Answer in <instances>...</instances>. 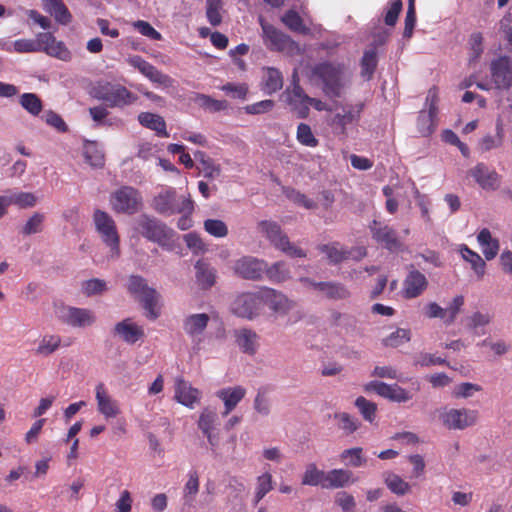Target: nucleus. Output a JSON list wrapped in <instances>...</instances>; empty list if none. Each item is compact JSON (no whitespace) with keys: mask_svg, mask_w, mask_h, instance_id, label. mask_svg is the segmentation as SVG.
<instances>
[{"mask_svg":"<svg viewBox=\"0 0 512 512\" xmlns=\"http://www.w3.org/2000/svg\"><path fill=\"white\" fill-rule=\"evenodd\" d=\"M159 298L160 295L155 289L148 291V293L141 298L143 307L146 310V316L152 320L159 317V310L157 309Z\"/></svg>","mask_w":512,"mask_h":512,"instance_id":"c03bdc74","label":"nucleus"},{"mask_svg":"<svg viewBox=\"0 0 512 512\" xmlns=\"http://www.w3.org/2000/svg\"><path fill=\"white\" fill-rule=\"evenodd\" d=\"M58 319L73 328H88L97 321L94 311L87 308H78L73 306H62L57 311Z\"/></svg>","mask_w":512,"mask_h":512,"instance_id":"1a4fd4ad","label":"nucleus"},{"mask_svg":"<svg viewBox=\"0 0 512 512\" xmlns=\"http://www.w3.org/2000/svg\"><path fill=\"white\" fill-rule=\"evenodd\" d=\"M283 96L291 111L294 112L298 118H306L311 106L316 110H320V100L308 96L302 87H287Z\"/></svg>","mask_w":512,"mask_h":512,"instance_id":"9d476101","label":"nucleus"},{"mask_svg":"<svg viewBox=\"0 0 512 512\" xmlns=\"http://www.w3.org/2000/svg\"><path fill=\"white\" fill-rule=\"evenodd\" d=\"M112 208L118 213L134 214L142 206L140 192L130 186H123L117 189L110 199Z\"/></svg>","mask_w":512,"mask_h":512,"instance_id":"6e6552de","label":"nucleus"},{"mask_svg":"<svg viewBox=\"0 0 512 512\" xmlns=\"http://www.w3.org/2000/svg\"><path fill=\"white\" fill-rule=\"evenodd\" d=\"M267 268L264 260L252 256H244L234 263V272L241 278L248 280H259Z\"/></svg>","mask_w":512,"mask_h":512,"instance_id":"2eb2a0df","label":"nucleus"},{"mask_svg":"<svg viewBox=\"0 0 512 512\" xmlns=\"http://www.w3.org/2000/svg\"><path fill=\"white\" fill-rule=\"evenodd\" d=\"M460 253L463 257V259L471 264L472 269L475 271V273L482 277L485 273V262L480 257V255L471 249H469L467 246L463 245L460 248Z\"/></svg>","mask_w":512,"mask_h":512,"instance_id":"a19ab883","label":"nucleus"},{"mask_svg":"<svg viewBox=\"0 0 512 512\" xmlns=\"http://www.w3.org/2000/svg\"><path fill=\"white\" fill-rule=\"evenodd\" d=\"M262 78V90L265 94L272 95L283 87V75L274 67H264Z\"/></svg>","mask_w":512,"mask_h":512,"instance_id":"c756f323","label":"nucleus"},{"mask_svg":"<svg viewBox=\"0 0 512 512\" xmlns=\"http://www.w3.org/2000/svg\"><path fill=\"white\" fill-rule=\"evenodd\" d=\"M364 390L373 391L379 396L397 403H405L412 399V394L397 384H387L380 381L367 383Z\"/></svg>","mask_w":512,"mask_h":512,"instance_id":"ddd939ff","label":"nucleus"},{"mask_svg":"<svg viewBox=\"0 0 512 512\" xmlns=\"http://www.w3.org/2000/svg\"><path fill=\"white\" fill-rule=\"evenodd\" d=\"M44 9L61 25H67L72 15L62 0H42Z\"/></svg>","mask_w":512,"mask_h":512,"instance_id":"473e14b6","label":"nucleus"},{"mask_svg":"<svg viewBox=\"0 0 512 512\" xmlns=\"http://www.w3.org/2000/svg\"><path fill=\"white\" fill-rule=\"evenodd\" d=\"M95 398L97 401V410L106 419L116 418L121 413L120 405L108 393L104 383L100 382L95 387Z\"/></svg>","mask_w":512,"mask_h":512,"instance_id":"f3484780","label":"nucleus"},{"mask_svg":"<svg viewBox=\"0 0 512 512\" xmlns=\"http://www.w3.org/2000/svg\"><path fill=\"white\" fill-rule=\"evenodd\" d=\"M437 107L430 105L427 111H420L417 118L418 132L424 136H430L436 127Z\"/></svg>","mask_w":512,"mask_h":512,"instance_id":"2f4dec72","label":"nucleus"},{"mask_svg":"<svg viewBox=\"0 0 512 512\" xmlns=\"http://www.w3.org/2000/svg\"><path fill=\"white\" fill-rule=\"evenodd\" d=\"M322 253L325 254L330 263L334 264L340 262L346 257L345 251L342 250L338 243L322 246Z\"/></svg>","mask_w":512,"mask_h":512,"instance_id":"774afa93","label":"nucleus"},{"mask_svg":"<svg viewBox=\"0 0 512 512\" xmlns=\"http://www.w3.org/2000/svg\"><path fill=\"white\" fill-rule=\"evenodd\" d=\"M479 246L487 260L496 257L499 251L498 239L493 237L488 229H482L477 236Z\"/></svg>","mask_w":512,"mask_h":512,"instance_id":"72a5a7b5","label":"nucleus"},{"mask_svg":"<svg viewBox=\"0 0 512 512\" xmlns=\"http://www.w3.org/2000/svg\"><path fill=\"white\" fill-rule=\"evenodd\" d=\"M322 295L330 299H345L349 296V291L339 283H322Z\"/></svg>","mask_w":512,"mask_h":512,"instance_id":"8fccbe9b","label":"nucleus"},{"mask_svg":"<svg viewBox=\"0 0 512 512\" xmlns=\"http://www.w3.org/2000/svg\"><path fill=\"white\" fill-rule=\"evenodd\" d=\"M85 161L92 167H102L105 159L104 154L97 148L94 143H89L84 148Z\"/></svg>","mask_w":512,"mask_h":512,"instance_id":"3c124183","label":"nucleus"},{"mask_svg":"<svg viewBox=\"0 0 512 512\" xmlns=\"http://www.w3.org/2000/svg\"><path fill=\"white\" fill-rule=\"evenodd\" d=\"M408 273L403 280L401 294L405 299H414L421 296L428 287L426 276L415 268V265L407 266Z\"/></svg>","mask_w":512,"mask_h":512,"instance_id":"9b49d317","label":"nucleus"},{"mask_svg":"<svg viewBox=\"0 0 512 512\" xmlns=\"http://www.w3.org/2000/svg\"><path fill=\"white\" fill-rule=\"evenodd\" d=\"M195 160L197 161L196 168L204 178L214 180L221 175L222 168L220 164L216 163L209 155L203 151L194 152Z\"/></svg>","mask_w":512,"mask_h":512,"instance_id":"bb28decb","label":"nucleus"},{"mask_svg":"<svg viewBox=\"0 0 512 512\" xmlns=\"http://www.w3.org/2000/svg\"><path fill=\"white\" fill-rule=\"evenodd\" d=\"M283 23L292 31L303 32L305 27L300 15L294 10H289L282 17Z\"/></svg>","mask_w":512,"mask_h":512,"instance_id":"69168bd1","label":"nucleus"},{"mask_svg":"<svg viewBox=\"0 0 512 512\" xmlns=\"http://www.w3.org/2000/svg\"><path fill=\"white\" fill-rule=\"evenodd\" d=\"M273 489L272 475L270 473H264L257 478L256 492H255V504H258L264 496Z\"/></svg>","mask_w":512,"mask_h":512,"instance_id":"864d4df0","label":"nucleus"},{"mask_svg":"<svg viewBox=\"0 0 512 512\" xmlns=\"http://www.w3.org/2000/svg\"><path fill=\"white\" fill-rule=\"evenodd\" d=\"M378 65V56L375 48L365 50L360 61V75L365 81H370Z\"/></svg>","mask_w":512,"mask_h":512,"instance_id":"f704fd0d","label":"nucleus"},{"mask_svg":"<svg viewBox=\"0 0 512 512\" xmlns=\"http://www.w3.org/2000/svg\"><path fill=\"white\" fill-rule=\"evenodd\" d=\"M194 102L200 107L210 112H219L227 108V102L224 100H216L205 94H196Z\"/></svg>","mask_w":512,"mask_h":512,"instance_id":"37998d69","label":"nucleus"},{"mask_svg":"<svg viewBox=\"0 0 512 512\" xmlns=\"http://www.w3.org/2000/svg\"><path fill=\"white\" fill-rule=\"evenodd\" d=\"M275 106V102L271 99L262 100L245 106V113L250 115H258L270 112Z\"/></svg>","mask_w":512,"mask_h":512,"instance_id":"0e129e2a","label":"nucleus"},{"mask_svg":"<svg viewBox=\"0 0 512 512\" xmlns=\"http://www.w3.org/2000/svg\"><path fill=\"white\" fill-rule=\"evenodd\" d=\"M439 418L442 425L449 430H465L477 423L479 413L468 408L444 407L440 410Z\"/></svg>","mask_w":512,"mask_h":512,"instance_id":"423d86ee","label":"nucleus"},{"mask_svg":"<svg viewBox=\"0 0 512 512\" xmlns=\"http://www.w3.org/2000/svg\"><path fill=\"white\" fill-rule=\"evenodd\" d=\"M494 315L489 311H476L468 319V328L477 331L478 328L489 325Z\"/></svg>","mask_w":512,"mask_h":512,"instance_id":"603ef678","label":"nucleus"},{"mask_svg":"<svg viewBox=\"0 0 512 512\" xmlns=\"http://www.w3.org/2000/svg\"><path fill=\"white\" fill-rule=\"evenodd\" d=\"M355 482L353 472L347 469H333L325 475L322 474V486L327 488H343Z\"/></svg>","mask_w":512,"mask_h":512,"instance_id":"a878e982","label":"nucleus"},{"mask_svg":"<svg viewBox=\"0 0 512 512\" xmlns=\"http://www.w3.org/2000/svg\"><path fill=\"white\" fill-rule=\"evenodd\" d=\"M138 121L143 127L155 131L157 136L169 137L166 122L162 116L151 112H141L138 115Z\"/></svg>","mask_w":512,"mask_h":512,"instance_id":"c85d7f7f","label":"nucleus"},{"mask_svg":"<svg viewBox=\"0 0 512 512\" xmlns=\"http://www.w3.org/2000/svg\"><path fill=\"white\" fill-rule=\"evenodd\" d=\"M81 289L82 292L88 297L101 295L107 291V283L102 279L93 278L83 281L81 284Z\"/></svg>","mask_w":512,"mask_h":512,"instance_id":"09e8293b","label":"nucleus"},{"mask_svg":"<svg viewBox=\"0 0 512 512\" xmlns=\"http://www.w3.org/2000/svg\"><path fill=\"white\" fill-rule=\"evenodd\" d=\"M17 53L43 52L50 57L68 62L72 59V53L66 44L57 40L51 32H40L35 39H17L13 42V50Z\"/></svg>","mask_w":512,"mask_h":512,"instance_id":"f03ea898","label":"nucleus"},{"mask_svg":"<svg viewBox=\"0 0 512 512\" xmlns=\"http://www.w3.org/2000/svg\"><path fill=\"white\" fill-rule=\"evenodd\" d=\"M216 397L219 398L224 404L222 416H228L242 401L246 395V389L240 385L233 387H226L216 392Z\"/></svg>","mask_w":512,"mask_h":512,"instance_id":"412c9836","label":"nucleus"},{"mask_svg":"<svg viewBox=\"0 0 512 512\" xmlns=\"http://www.w3.org/2000/svg\"><path fill=\"white\" fill-rule=\"evenodd\" d=\"M491 77L499 89H509L512 86V67L507 56H501L491 63Z\"/></svg>","mask_w":512,"mask_h":512,"instance_id":"dca6fc26","label":"nucleus"},{"mask_svg":"<svg viewBox=\"0 0 512 512\" xmlns=\"http://www.w3.org/2000/svg\"><path fill=\"white\" fill-rule=\"evenodd\" d=\"M112 332L114 336L119 337L128 344H134L144 336L142 327L138 326L130 318L116 323Z\"/></svg>","mask_w":512,"mask_h":512,"instance_id":"b1692460","label":"nucleus"},{"mask_svg":"<svg viewBox=\"0 0 512 512\" xmlns=\"http://www.w3.org/2000/svg\"><path fill=\"white\" fill-rule=\"evenodd\" d=\"M335 503L343 512H354L356 501L352 494L346 491H340L335 495Z\"/></svg>","mask_w":512,"mask_h":512,"instance_id":"680f3d73","label":"nucleus"},{"mask_svg":"<svg viewBox=\"0 0 512 512\" xmlns=\"http://www.w3.org/2000/svg\"><path fill=\"white\" fill-rule=\"evenodd\" d=\"M410 340V332L406 329L399 328L384 339V345L390 347H398Z\"/></svg>","mask_w":512,"mask_h":512,"instance_id":"e2e57ef3","label":"nucleus"},{"mask_svg":"<svg viewBox=\"0 0 512 512\" xmlns=\"http://www.w3.org/2000/svg\"><path fill=\"white\" fill-rule=\"evenodd\" d=\"M356 407L359 409L363 418L369 422H372L375 418V412L377 406L375 403L367 400L363 396H360L355 401Z\"/></svg>","mask_w":512,"mask_h":512,"instance_id":"13d9d810","label":"nucleus"},{"mask_svg":"<svg viewBox=\"0 0 512 512\" xmlns=\"http://www.w3.org/2000/svg\"><path fill=\"white\" fill-rule=\"evenodd\" d=\"M19 104L32 116H38L43 110L42 100L35 93H23L19 97Z\"/></svg>","mask_w":512,"mask_h":512,"instance_id":"58836bf2","label":"nucleus"},{"mask_svg":"<svg viewBox=\"0 0 512 512\" xmlns=\"http://www.w3.org/2000/svg\"><path fill=\"white\" fill-rule=\"evenodd\" d=\"M43 119L45 120L47 125L53 127L58 132L65 133L68 130V126L63 120V118L53 110L46 111L45 115L43 116Z\"/></svg>","mask_w":512,"mask_h":512,"instance_id":"338daca9","label":"nucleus"},{"mask_svg":"<svg viewBox=\"0 0 512 512\" xmlns=\"http://www.w3.org/2000/svg\"><path fill=\"white\" fill-rule=\"evenodd\" d=\"M259 23L263 31L264 44L269 50L283 52L290 49L293 41L289 36L267 23L263 17H259Z\"/></svg>","mask_w":512,"mask_h":512,"instance_id":"f8f14e48","label":"nucleus"},{"mask_svg":"<svg viewBox=\"0 0 512 512\" xmlns=\"http://www.w3.org/2000/svg\"><path fill=\"white\" fill-rule=\"evenodd\" d=\"M93 97L106 103L111 108H122L133 104L137 100V96L125 86L109 82L94 87Z\"/></svg>","mask_w":512,"mask_h":512,"instance_id":"39448f33","label":"nucleus"},{"mask_svg":"<svg viewBox=\"0 0 512 512\" xmlns=\"http://www.w3.org/2000/svg\"><path fill=\"white\" fill-rule=\"evenodd\" d=\"M351 77L352 73L345 63L322 62V99L342 98Z\"/></svg>","mask_w":512,"mask_h":512,"instance_id":"7ed1b4c3","label":"nucleus"},{"mask_svg":"<svg viewBox=\"0 0 512 512\" xmlns=\"http://www.w3.org/2000/svg\"><path fill=\"white\" fill-rule=\"evenodd\" d=\"M199 491V477L196 471L189 473V478L184 486L183 497L186 503L191 504Z\"/></svg>","mask_w":512,"mask_h":512,"instance_id":"5fc2aeb1","label":"nucleus"},{"mask_svg":"<svg viewBox=\"0 0 512 512\" xmlns=\"http://www.w3.org/2000/svg\"><path fill=\"white\" fill-rule=\"evenodd\" d=\"M262 308V290L256 293H241L236 296L231 304L232 313L247 320H253L258 317Z\"/></svg>","mask_w":512,"mask_h":512,"instance_id":"0eeeda50","label":"nucleus"},{"mask_svg":"<svg viewBox=\"0 0 512 512\" xmlns=\"http://www.w3.org/2000/svg\"><path fill=\"white\" fill-rule=\"evenodd\" d=\"M335 418L338 419L339 429L346 435L354 433L360 426V422L347 413L335 414Z\"/></svg>","mask_w":512,"mask_h":512,"instance_id":"6e6d98bb","label":"nucleus"},{"mask_svg":"<svg viewBox=\"0 0 512 512\" xmlns=\"http://www.w3.org/2000/svg\"><path fill=\"white\" fill-rule=\"evenodd\" d=\"M297 140L305 146L315 147L318 144L309 125L300 123L297 128Z\"/></svg>","mask_w":512,"mask_h":512,"instance_id":"bf43d9fd","label":"nucleus"},{"mask_svg":"<svg viewBox=\"0 0 512 512\" xmlns=\"http://www.w3.org/2000/svg\"><path fill=\"white\" fill-rule=\"evenodd\" d=\"M283 193L287 199L298 206L306 209L316 208V203L313 200L309 199L306 195L300 193L294 188L285 187L283 188Z\"/></svg>","mask_w":512,"mask_h":512,"instance_id":"a18cd8bd","label":"nucleus"},{"mask_svg":"<svg viewBox=\"0 0 512 512\" xmlns=\"http://www.w3.org/2000/svg\"><path fill=\"white\" fill-rule=\"evenodd\" d=\"M265 234L276 249L281 250L288 256L306 257L305 251L291 243L287 235L280 229V226H265Z\"/></svg>","mask_w":512,"mask_h":512,"instance_id":"4468645a","label":"nucleus"},{"mask_svg":"<svg viewBox=\"0 0 512 512\" xmlns=\"http://www.w3.org/2000/svg\"><path fill=\"white\" fill-rule=\"evenodd\" d=\"M373 236L376 241L390 251L402 249V236L392 226H374Z\"/></svg>","mask_w":512,"mask_h":512,"instance_id":"4be33fe9","label":"nucleus"},{"mask_svg":"<svg viewBox=\"0 0 512 512\" xmlns=\"http://www.w3.org/2000/svg\"><path fill=\"white\" fill-rule=\"evenodd\" d=\"M341 461L345 462L346 465L357 468L366 465L367 459L363 455V449L361 447H354L345 449L340 454Z\"/></svg>","mask_w":512,"mask_h":512,"instance_id":"ea45409f","label":"nucleus"},{"mask_svg":"<svg viewBox=\"0 0 512 512\" xmlns=\"http://www.w3.org/2000/svg\"><path fill=\"white\" fill-rule=\"evenodd\" d=\"M222 0H206V17L212 26H218L222 22Z\"/></svg>","mask_w":512,"mask_h":512,"instance_id":"de8ad7c7","label":"nucleus"},{"mask_svg":"<svg viewBox=\"0 0 512 512\" xmlns=\"http://www.w3.org/2000/svg\"><path fill=\"white\" fill-rule=\"evenodd\" d=\"M61 345V338L57 335H45L35 350L40 356H49L54 353Z\"/></svg>","mask_w":512,"mask_h":512,"instance_id":"79ce46f5","label":"nucleus"},{"mask_svg":"<svg viewBox=\"0 0 512 512\" xmlns=\"http://www.w3.org/2000/svg\"><path fill=\"white\" fill-rule=\"evenodd\" d=\"M469 173L479 186L485 190H495L499 187V174L495 170H490L483 163H478Z\"/></svg>","mask_w":512,"mask_h":512,"instance_id":"5701e85b","label":"nucleus"},{"mask_svg":"<svg viewBox=\"0 0 512 512\" xmlns=\"http://www.w3.org/2000/svg\"><path fill=\"white\" fill-rule=\"evenodd\" d=\"M210 316L206 313H195L187 315L183 319L182 327L184 332L192 339L200 337L206 330Z\"/></svg>","mask_w":512,"mask_h":512,"instance_id":"393cba45","label":"nucleus"},{"mask_svg":"<svg viewBox=\"0 0 512 512\" xmlns=\"http://www.w3.org/2000/svg\"><path fill=\"white\" fill-rule=\"evenodd\" d=\"M152 207L159 214L171 216L179 214L187 220L194 211V201L190 195L178 196L174 188H165L152 200Z\"/></svg>","mask_w":512,"mask_h":512,"instance_id":"20e7f679","label":"nucleus"},{"mask_svg":"<svg viewBox=\"0 0 512 512\" xmlns=\"http://www.w3.org/2000/svg\"><path fill=\"white\" fill-rule=\"evenodd\" d=\"M365 108L364 102L343 103L341 98L322 99V110L327 112L326 122L334 134L347 136L349 126L358 124Z\"/></svg>","mask_w":512,"mask_h":512,"instance_id":"f257e3e1","label":"nucleus"},{"mask_svg":"<svg viewBox=\"0 0 512 512\" xmlns=\"http://www.w3.org/2000/svg\"><path fill=\"white\" fill-rule=\"evenodd\" d=\"M140 233L148 240L158 243L162 247L172 248L175 245L177 236L167 226H141Z\"/></svg>","mask_w":512,"mask_h":512,"instance_id":"aec40b11","label":"nucleus"},{"mask_svg":"<svg viewBox=\"0 0 512 512\" xmlns=\"http://www.w3.org/2000/svg\"><path fill=\"white\" fill-rule=\"evenodd\" d=\"M196 281L202 289L211 288L216 282V270L204 260H199L195 264Z\"/></svg>","mask_w":512,"mask_h":512,"instance_id":"7c9ffc66","label":"nucleus"},{"mask_svg":"<svg viewBox=\"0 0 512 512\" xmlns=\"http://www.w3.org/2000/svg\"><path fill=\"white\" fill-rule=\"evenodd\" d=\"M217 414L215 411L205 408L200 414L198 427L202 431V433H208L211 430H214V424L217 421Z\"/></svg>","mask_w":512,"mask_h":512,"instance_id":"4d7b16f0","label":"nucleus"},{"mask_svg":"<svg viewBox=\"0 0 512 512\" xmlns=\"http://www.w3.org/2000/svg\"><path fill=\"white\" fill-rule=\"evenodd\" d=\"M235 344L239 350L249 356H254L260 348V335L250 328L234 330Z\"/></svg>","mask_w":512,"mask_h":512,"instance_id":"a211bd4d","label":"nucleus"},{"mask_svg":"<svg viewBox=\"0 0 512 512\" xmlns=\"http://www.w3.org/2000/svg\"><path fill=\"white\" fill-rule=\"evenodd\" d=\"M7 198L10 200L9 206L11 204H16L21 208H28L34 206L36 203V197L30 192H20L9 196L7 195Z\"/></svg>","mask_w":512,"mask_h":512,"instance_id":"052dcab7","label":"nucleus"},{"mask_svg":"<svg viewBox=\"0 0 512 512\" xmlns=\"http://www.w3.org/2000/svg\"><path fill=\"white\" fill-rule=\"evenodd\" d=\"M268 277L273 282L282 283L291 278V272L286 262L277 261L273 263L271 266L267 265V268L264 271Z\"/></svg>","mask_w":512,"mask_h":512,"instance_id":"e433bc0d","label":"nucleus"},{"mask_svg":"<svg viewBox=\"0 0 512 512\" xmlns=\"http://www.w3.org/2000/svg\"><path fill=\"white\" fill-rule=\"evenodd\" d=\"M262 303L263 306H268L272 311L280 315L287 314L295 306L294 302L286 295L271 288L262 290Z\"/></svg>","mask_w":512,"mask_h":512,"instance_id":"6ab92c4d","label":"nucleus"},{"mask_svg":"<svg viewBox=\"0 0 512 512\" xmlns=\"http://www.w3.org/2000/svg\"><path fill=\"white\" fill-rule=\"evenodd\" d=\"M200 391L190 385L183 378H177L175 384V399L187 406L192 407L199 401Z\"/></svg>","mask_w":512,"mask_h":512,"instance_id":"cd10ccee","label":"nucleus"},{"mask_svg":"<svg viewBox=\"0 0 512 512\" xmlns=\"http://www.w3.org/2000/svg\"><path fill=\"white\" fill-rule=\"evenodd\" d=\"M102 241L111 249L112 256H119V234L116 226H96Z\"/></svg>","mask_w":512,"mask_h":512,"instance_id":"c9c22d12","label":"nucleus"},{"mask_svg":"<svg viewBox=\"0 0 512 512\" xmlns=\"http://www.w3.org/2000/svg\"><path fill=\"white\" fill-rule=\"evenodd\" d=\"M384 482L389 490L396 495L403 496L410 492L411 489L408 482L393 472L384 473Z\"/></svg>","mask_w":512,"mask_h":512,"instance_id":"4c0bfd02","label":"nucleus"},{"mask_svg":"<svg viewBox=\"0 0 512 512\" xmlns=\"http://www.w3.org/2000/svg\"><path fill=\"white\" fill-rule=\"evenodd\" d=\"M127 289L129 293L142 298L153 288L149 287L146 280L139 275H131L128 280Z\"/></svg>","mask_w":512,"mask_h":512,"instance_id":"49530a36","label":"nucleus"}]
</instances>
